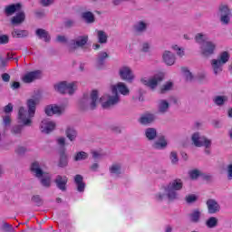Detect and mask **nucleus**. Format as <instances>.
Segmentation results:
<instances>
[{
	"label": "nucleus",
	"mask_w": 232,
	"mask_h": 232,
	"mask_svg": "<svg viewBox=\"0 0 232 232\" xmlns=\"http://www.w3.org/2000/svg\"><path fill=\"white\" fill-rule=\"evenodd\" d=\"M40 97L39 95L32 96L27 101V108L20 107L18 111V120L23 124V126H32V119L35 117V108L39 104Z\"/></svg>",
	"instance_id": "f257e3e1"
},
{
	"label": "nucleus",
	"mask_w": 232,
	"mask_h": 232,
	"mask_svg": "<svg viewBox=\"0 0 232 232\" xmlns=\"http://www.w3.org/2000/svg\"><path fill=\"white\" fill-rule=\"evenodd\" d=\"M102 102V98L99 99V92L92 91L90 96L84 95L79 102L80 110H95L97 104Z\"/></svg>",
	"instance_id": "f03ea898"
},
{
	"label": "nucleus",
	"mask_w": 232,
	"mask_h": 232,
	"mask_svg": "<svg viewBox=\"0 0 232 232\" xmlns=\"http://www.w3.org/2000/svg\"><path fill=\"white\" fill-rule=\"evenodd\" d=\"M183 186L184 184L182 183V179H178L170 181L165 188V191L169 200H177L179 198L178 191H180Z\"/></svg>",
	"instance_id": "7ed1b4c3"
},
{
	"label": "nucleus",
	"mask_w": 232,
	"mask_h": 232,
	"mask_svg": "<svg viewBox=\"0 0 232 232\" xmlns=\"http://www.w3.org/2000/svg\"><path fill=\"white\" fill-rule=\"evenodd\" d=\"M191 140L196 148H211V140L202 135L200 132H194L191 135Z\"/></svg>",
	"instance_id": "20e7f679"
},
{
	"label": "nucleus",
	"mask_w": 232,
	"mask_h": 232,
	"mask_svg": "<svg viewBox=\"0 0 232 232\" xmlns=\"http://www.w3.org/2000/svg\"><path fill=\"white\" fill-rule=\"evenodd\" d=\"M140 82L144 86H147V88H150V90H156L157 86L160 84L161 81H164V76L162 74H155L154 76L150 78L141 77Z\"/></svg>",
	"instance_id": "39448f33"
},
{
	"label": "nucleus",
	"mask_w": 232,
	"mask_h": 232,
	"mask_svg": "<svg viewBox=\"0 0 232 232\" xmlns=\"http://www.w3.org/2000/svg\"><path fill=\"white\" fill-rule=\"evenodd\" d=\"M118 75L121 81H125V82H129V84H131L133 81H135V73H133V70L128 65L120 67Z\"/></svg>",
	"instance_id": "423d86ee"
},
{
	"label": "nucleus",
	"mask_w": 232,
	"mask_h": 232,
	"mask_svg": "<svg viewBox=\"0 0 232 232\" xmlns=\"http://www.w3.org/2000/svg\"><path fill=\"white\" fill-rule=\"evenodd\" d=\"M88 44V35H78L71 40L69 52H75L79 48H84Z\"/></svg>",
	"instance_id": "0eeeda50"
},
{
	"label": "nucleus",
	"mask_w": 232,
	"mask_h": 232,
	"mask_svg": "<svg viewBox=\"0 0 232 232\" xmlns=\"http://www.w3.org/2000/svg\"><path fill=\"white\" fill-rule=\"evenodd\" d=\"M149 28L150 22H148V20H140L132 25V32L135 35H144V34L148 32Z\"/></svg>",
	"instance_id": "6e6552de"
},
{
	"label": "nucleus",
	"mask_w": 232,
	"mask_h": 232,
	"mask_svg": "<svg viewBox=\"0 0 232 232\" xmlns=\"http://www.w3.org/2000/svg\"><path fill=\"white\" fill-rule=\"evenodd\" d=\"M102 101L107 99L106 102L102 103V108L108 109L111 108V106H115V104H119L121 98L119 96V92H112V94L105 95L102 97Z\"/></svg>",
	"instance_id": "1a4fd4ad"
},
{
	"label": "nucleus",
	"mask_w": 232,
	"mask_h": 232,
	"mask_svg": "<svg viewBox=\"0 0 232 232\" xmlns=\"http://www.w3.org/2000/svg\"><path fill=\"white\" fill-rule=\"evenodd\" d=\"M201 54L203 57H211L217 50V44L212 41L205 42L200 45Z\"/></svg>",
	"instance_id": "9d476101"
},
{
	"label": "nucleus",
	"mask_w": 232,
	"mask_h": 232,
	"mask_svg": "<svg viewBox=\"0 0 232 232\" xmlns=\"http://www.w3.org/2000/svg\"><path fill=\"white\" fill-rule=\"evenodd\" d=\"M218 15L220 17V21L223 24H229V15H231V10L226 5H220L218 7Z\"/></svg>",
	"instance_id": "9b49d317"
},
{
	"label": "nucleus",
	"mask_w": 232,
	"mask_h": 232,
	"mask_svg": "<svg viewBox=\"0 0 232 232\" xmlns=\"http://www.w3.org/2000/svg\"><path fill=\"white\" fill-rule=\"evenodd\" d=\"M30 169L32 173H35L36 175H46V166L44 163L34 161L31 163Z\"/></svg>",
	"instance_id": "f8f14e48"
},
{
	"label": "nucleus",
	"mask_w": 232,
	"mask_h": 232,
	"mask_svg": "<svg viewBox=\"0 0 232 232\" xmlns=\"http://www.w3.org/2000/svg\"><path fill=\"white\" fill-rule=\"evenodd\" d=\"M55 121H52L50 120H43L40 125V130L42 133H52L53 130H55Z\"/></svg>",
	"instance_id": "ddd939ff"
},
{
	"label": "nucleus",
	"mask_w": 232,
	"mask_h": 232,
	"mask_svg": "<svg viewBox=\"0 0 232 232\" xmlns=\"http://www.w3.org/2000/svg\"><path fill=\"white\" fill-rule=\"evenodd\" d=\"M112 93H117L118 92L121 95H130V89L128 88V85H126L125 82H119L115 85H112L111 87Z\"/></svg>",
	"instance_id": "4468645a"
},
{
	"label": "nucleus",
	"mask_w": 232,
	"mask_h": 232,
	"mask_svg": "<svg viewBox=\"0 0 232 232\" xmlns=\"http://www.w3.org/2000/svg\"><path fill=\"white\" fill-rule=\"evenodd\" d=\"M207 208L209 215H215L220 211V204L213 198L207 200Z\"/></svg>",
	"instance_id": "2eb2a0df"
},
{
	"label": "nucleus",
	"mask_w": 232,
	"mask_h": 232,
	"mask_svg": "<svg viewBox=\"0 0 232 232\" xmlns=\"http://www.w3.org/2000/svg\"><path fill=\"white\" fill-rule=\"evenodd\" d=\"M41 77V72L39 71H34V72H30L25 73L22 81L23 82H25L26 84H30V82H34V81H37Z\"/></svg>",
	"instance_id": "dca6fc26"
},
{
	"label": "nucleus",
	"mask_w": 232,
	"mask_h": 232,
	"mask_svg": "<svg viewBox=\"0 0 232 232\" xmlns=\"http://www.w3.org/2000/svg\"><path fill=\"white\" fill-rule=\"evenodd\" d=\"M211 70L214 75H220L224 71V63H221L218 60L212 59L210 61Z\"/></svg>",
	"instance_id": "f3484780"
},
{
	"label": "nucleus",
	"mask_w": 232,
	"mask_h": 232,
	"mask_svg": "<svg viewBox=\"0 0 232 232\" xmlns=\"http://www.w3.org/2000/svg\"><path fill=\"white\" fill-rule=\"evenodd\" d=\"M157 119V116L153 113H145L140 116L139 119L140 124H142V126H148L153 122H155V120Z\"/></svg>",
	"instance_id": "a211bd4d"
},
{
	"label": "nucleus",
	"mask_w": 232,
	"mask_h": 232,
	"mask_svg": "<svg viewBox=\"0 0 232 232\" xmlns=\"http://www.w3.org/2000/svg\"><path fill=\"white\" fill-rule=\"evenodd\" d=\"M58 153L60 157L58 166L60 168H66V166H68L69 161L68 154L66 153V149H59Z\"/></svg>",
	"instance_id": "6ab92c4d"
},
{
	"label": "nucleus",
	"mask_w": 232,
	"mask_h": 232,
	"mask_svg": "<svg viewBox=\"0 0 232 232\" xmlns=\"http://www.w3.org/2000/svg\"><path fill=\"white\" fill-rule=\"evenodd\" d=\"M44 111L48 117H52V115H61L64 109L56 105H49L45 107Z\"/></svg>",
	"instance_id": "aec40b11"
},
{
	"label": "nucleus",
	"mask_w": 232,
	"mask_h": 232,
	"mask_svg": "<svg viewBox=\"0 0 232 232\" xmlns=\"http://www.w3.org/2000/svg\"><path fill=\"white\" fill-rule=\"evenodd\" d=\"M162 59L167 66H173V64H175V61L177 60V58H175V54L170 51H164L162 53Z\"/></svg>",
	"instance_id": "412c9836"
},
{
	"label": "nucleus",
	"mask_w": 232,
	"mask_h": 232,
	"mask_svg": "<svg viewBox=\"0 0 232 232\" xmlns=\"http://www.w3.org/2000/svg\"><path fill=\"white\" fill-rule=\"evenodd\" d=\"M74 184L79 193H84V189H86V183L84 182V178H82V176H75Z\"/></svg>",
	"instance_id": "4be33fe9"
},
{
	"label": "nucleus",
	"mask_w": 232,
	"mask_h": 232,
	"mask_svg": "<svg viewBox=\"0 0 232 232\" xmlns=\"http://www.w3.org/2000/svg\"><path fill=\"white\" fill-rule=\"evenodd\" d=\"M54 182L58 189L66 191V185L68 184V178L66 176H57Z\"/></svg>",
	"instance_id": "5701e85b"
},
{
	"label": "nucleus",
	"mask_w": 232,
	"mask_h": 232,
	"mask_svg": "<svg viewBox=\"0 0 232 232\" xmlns=\"http://www.w3.org/2000/svg\"><path fill=\"white\" fill-rule=\"evenodd\" d=\"M152 148L154 150H166V148H168V140L164 136H160L152 143Z\"/></svg>",
	"instance_id": "b1692460"
},
{
	"label": "nucleus",
	"mask_w": 232,
	"mask_h": 232,
	"mask_svg": "<svg viewBox=\"0 0 232 232\" xmlns=\"http://www.w3.org/2000/svg\"><path fill=\"white\" fill-rule=\"evenodd\" d=\"M23 5L21 4H13L10 5L5 6V14L9 17L10 15H14L15 12H19L21 10Z\"/></svg>",
	"instance_id": "393cba45"
},
{
	"label": "nucleus",
	"mask_w": 232,
	"mask_h": 232,
	"mask_svg": "<svg viewBox=\"0 0 232 232\" xmlns=\"http://www.w3.org/2000/svg\"><path fill=\"white\" fill-rule=\"evenodd\" d=\"M109 173H111V175H121V173H123V171H122V163L113 162L109 167Z\"/></svg>",
	"instance_id": "a878e982"
},
{
	"label": "nucleus",
	"mask_w": 232,
	"mask_h": 232,
	"mask_svg": "<svg viewBox=\"0 0 232 232\" xmlns=\"http://www.w3.org/2000/svg\"><path fill=\"white\" fill-rule=\"evenodd\" d=\"M24 19H26V14H24V12H19L16 14V15L13 16L11 19L12 24L17 25V24H23L24 23Z\"/></svg>",
	"instance_id": "bb28decb"
},
{
	"label": "nucleus",
	"mask_w": 232,
	"mask_h": 232,
	"mask_svg": "<svg viewBox=\"0 0 232 232\" xmlns=\"http://www.w3.org/2000/svg\"><path fill=\"white\" fill-rule=\"evenodd\" d=\"M200 217H202V211L198 208L192 210V212L188 214L190 222H193L194 224H198V222H200Z\"/></svg>",
	"instance_id": "cd10ccee"
},
{
	"label": "nucleus",
	"mask_w": 232,
	"mask_h": 232,
	"mask_svg": "<svg viewBox=\"0 0 232 232\" xmlns=\"http://www.w3.org/2000/svg\"><path fill=\"white\" fill-rule=\"evenodd\" d=\"M169 110V102L166 100H160L158 103V112H160L161 115H164V113H168Z\"/></svg>",
	"instance_id": "c85d7f7f"
},
{
	"label": "nucleus",
	"mask_w": 232,
	"mask_h": 232,
	"mask_svg": "<svg viewBox=\"0 0 232 232\" xmlns=\"http://www.w3.org/2000/svg\"><path fill=\"white\" fill-rule=\"evenodd\" d=\"M35 35H37L38 39H43L45 43H50V34L48 31L44 29H36Z\"/></svg>",
	"instance_id": "c756f323"
},
{
	"label": "nucleus",
	"mask_w": 232,
	"mask_h": 232,
	"mask_svg": "<svg viewBox=\"0 0 232 232\" xmlns=\"http://www.w3.org/2000/svg\"><path fill=\"white\" fill-rule=\"evenodd\" d=\"M230 58H231V54H229V52L223 51L218 55V58H216V61H218L219 63H221V64H227V63H229Z\"/></svg>",
	"instance_id": "7c9ffc66"
},
{
	"label": "nucleus",
	"mask_w": 232,
	"mask_h": 232,
	"mask_svg": "<svg viewBox=\"0 0 232 232\" xmlns=\"http://www.w3.org/2000/svg\"><path fill=\"white\" fill-rule=\"evenodd\" d=\"M144 135L149 140H155L157 139V129L149 127L145 129Z\"/></svg>",
	"instance_id": "2f4dec72"
},
{
	"label": "nucleus",
	"mask_w": 232,
	"mask_h": 232,
	"mask_svg": "<svg viewBox=\"0 0 232 232\" xmlns=\"http://www.w3.org/2000/svg\"><path fill=\"white\" fill-rule=\"evenodd\" d=\"M96 35L100 44H106L108 43V34L103 30H96Z\"/></svg>",
	"instance_id": "473e14b6"
},
{
	"label": "nucleus",
	"mask_w": 232,
	"mask_h": 232,
	"mask_svg": "<svg viewBox=\"0 0 232 232\" xmlns=\"http://www.w3.org/2000/svg\"><path fill=\"white\" fill-rule=\"evenodd\" d=\"M37 178L44 188H50V186H52V177L46 175H38Z\"/></svg>",
	"instance_id": "72a5a7b5"
},
{
	"label": "nucleus",
	"mask_w": 232,
	"mask_h": 232,
	"mask_svg": "<svg viewBox=\"0 0 232 232\" xmlns=\"http://www.w3.org/2000/svg\"><path fill=\"white\" fill-rule=\"evenodd\" d=\"M109 55L106 52H100L97 56L96 64L98 68L104 66V63L106 59H108Z\"/></svg>",
	"instance_id": "f704fd0d"
},
{
	"label": "nucleus",
	"mask_w": 232,
	"mask_h": 232,
	"mask_svg": "<svg viewBox=\"0 0 232 232\" xmlns=\"http://www.w3.org/2000/svg\"><path fill=\"white\" fill-rule=\"evenodd\" d=\"M65 135L71 142H73L77 139V130L72 127H67L65 130Z\"/></svg>",
	"instance_id": "c9c22d12"
},
{
	"label": "nucleus",
	"mask_w": 232,
	"mask_h": 232,
	"mask_svg": "<svg viewBox=\"0 0 232 232\" xmlns=\"http://www.w3.org/2000/svg\"><path fill=\"white\" fill-rule=\"evenodd\" d=\"M228 98L226 95H218L213 99L216 106H224L227 102Z\"/></svg>",
	"instance_id": "e433bc0d"
},
{
	"label": "nucleus",
	"mask_w": 232,
	"mask_h": 232,
	"mask_svg": "<svg viewBox=\"0 0 232 232\" xmlns=\"http://www.w3.org/2000/svg\"><path fill=\"white\" fill-rule=\"evenodd\" d=\"M82 18L84 19L85 22L89 24H92V23H95V15L90 11L83 12L82 14Z\"/></svg>",
	"instance_id": "4c0bfd02"
},
{
	"label": "nucleus",
	"mask_w": 232,
	"mask_h": 232,
	"mask_svg": "<svg viewBox=\"0 0 232 232\" xmlns=\"http://www.w3.org/2000/svg\"><path fill=\"white\" fill-rule=\"evenodd\" d=\"M12 35L15 39H23V37H28V31L14 29V31L12 32Z\"/></svg>",
	"instance_id": "58836bf2"
},
{
	"label": "nucleus",
	"mask_w": 232,
	"mask_h": 232,
	"mask_svg": "<svg viewBox=\"0 0 232 232\" xmlns=\"http://www.w3.org/2000/svg\"><path fill=\"white\" fill-rule=\"evenodd\" d=\"M66 84H67V82H60L54 84L55 92H57L58 93H62V94L66 93Z\"/></svg>",
	"instance_id": "ea45409f"
},
{
	"label": "nucleus",
	"mask_w": 232,
	"mask_h": 232,
	"mask_svg": "<svg viewBox=\"0 0 232 232\" xmlns=\"http://www.w3.org/2000/svg\"><path fill=\"white\" fill-rule=\"evenodd\" d=\"M76 91H77V82H67L66 93H68L69 95H73Z\"/></svg>",
	"instance_id": "a19ab883"
},
{
	"label": "nucleus",
	"mask_w": 232,
	"mask_h": 232,
	"mask_svg": "<svg viewBox=\"0 0 232 232\" xmlns=\"http://www.w3.org/2000/svg\"><path fill=\"white\" fill-rule=\"evenodd\" d=\"M88 159V153L85 151L76 152L73 156L74 162H81V160H86Z\"/></svg>",
	"instance_id": "79ce46f5"
},
{
	"label": "nucleus",
	"mask_w": 232,
	"mask_h": 232,
	"mask_svg": "<svg viewBox=\"0 0 232 232\" xmlns=\"http://www.w3.org/2000/svg\"><path fill=\"white\" fill-rule=\"evenodd\" d=\"M11 133L14 137H21L23 135V125H14L11 128Z\"/></svg>",
	"instance_id": "37998d69"
},
{
	"label": "nucleus",
	"mask_w": 232,
	"mask_h": 232,
	"mask_svg": "<svg viewBox=\"0 0 232 232\" xmlns=\"http://www.w3.org/2000/svg\"><path fill=\"white\" fill-rule=\"evenodd\" d=\"M195 41L198 43V44H200L202 46L204 43H208V36L202 33H198L195 36Z\"/></svg>",
	"instance_id": "c03bdc74"
},
{
	"label": "nucleus",
	"mask_w": 232,
	"mask_h": 232,
	"mask_svg": "<svg viewBox=\"0 0 232 232\" xmlns=\"http://www.w3.org/2000/svg\"><path fill=\"white\" fill-rule=\"evenodd\" d=\"M171 90H173V82H167L161 86L160 93H168V92H171Z\"/></svg>",
	"instance_id": "a18cd8bd"
},
{
	"label": "nucleus",
	"mask_w": 232,
	"mask_h": 232,
	"mask_svg": "<svg viewBox=\"0 0 232 232\" xmlns=\"http://www.w3.org/2000/svg\"><path fill=\"white\" fill-rule=\"evenodd\" d=\"M206 226L208 227L210 229H213V227H217V226H218V218L215 217L209 218L206 221Z\"/></svg>",
	"instance_id": "49530a36"
},
{
	"label": "nucleus",
	"mask_w": 232,
	"mask_h": 232,
	"mask_svg": "<svg viewBox=\"0 0 232 232\" xmlns=\"http://www.w3.org/2000/svg\"><path fill=\"white\" fill-rule=\"evenodd\" d=\"M181 72L188 82L193 81V74L191 73V72H189V70H188V68L182 67Z\"/></svg>",
	"instance_id": "de8ad7c7"
},
{
	"label": "nucleus",
	"mask_w": 232,
	"mask_h": 232,
	"mask_svg": "<svg viewBox=\"0 0 232 232\" xmlns=\"http://www.w3.org/2000/svg\"><path fill=\"white\" fill-rule=\"evenodd\" d=\"M198 200V196L195 194H189L185 197V201L187 204H195Z\"/></svg>",
	"instance_id": "09e8293b"
},
{
	"label": "nucleus",
	"mask_w": 232,
	"mask_h": 232,
	"mask_svg": "<svg viewBox=\"0 0 232 232\" xmlns=\"http://www.w3.org/2000/svg\"><path fill=\"white\" fill-rule=\"evenodd\" d=\"M1 231L15 232V229L14 228V226H12L11 224H8L6 222H3L2 226H1Z\"/></svg>",
	"instance_id": "8fccbe9b"
},
{
	"label": "nucleus",
	"mask_w": 232,
	"mask_h": 232,
	"mask_svg": "<svg viewBox=\"0 0 232 232\" xmlns=\"http://www.w3.org/2000/svg\"><path fill=\"white\" fill-rule=\"evenodd\" d=\"M56 144L59 146L60 150H66V138L59 137L56 139Z\"/></svg>",
	"instance_id": "3c124183"
},
{
	"label": "nucleus",
	"mask_w": 232,
	"mask_h": 232,
	"mask_svg": "<svg viewBox=\"0 0 232 232\" xmlns=\"http://www.w3.org/2000/svg\"><path fill=\"white\" fill-rule=\"evenodd\" d=\"M169 160L171 161V164L177 166V164H179V154L175 151H171L169 155Z\"/></svg>",
	"instance_id": "603ef678"
},
{
	"label": "nucleus",
	"mask_w": 232,
	"mask_h": 232,
	"mask_svg": "<svg viewBox=\"0 0 232 232\" xmlns=\"http://www.w3.org/2000/svg\"><path fill=\"white\" fill-rule=\"evenodd\" d=\"M150 48L151 45L150 44V43L145 42L141 44L140 52H142L143 53H150Z\"/></svg>",
	"instance_id": "864d4df0"
},
{
	"label": "nucleus",
	"mask_w": 232,
	"mask_h": 232,
	"mask_svg": "<svg viewBox=\"0 0 232 232\" xmlns=\"http://www.w3.org/2000/svg\"><path fill=\"white\" fill-rule=\"evenodd\" d=\"M111 130L112 133H116L117 135H119L120 133H122V127L119 125H111Z\"/></svg>",
	"instance_id": "5fc2aeb1"
},
{
	"label": "nucleus",
	"mask_w": 232,
	"mask_h": 232,
	"mask_svg": "<svg viewBox=\"0 0 232 232\" xmlns=\"http://www.w3.org/2000/svg\"><path fill=\"white\" fill-rule=\"evenodd\" d=\"M56 43H61L63 44H66L68 43V38L64 35L58 34L55 39Z\"/></svg>",
	"instance_id": "6e6d98bb"
},
{
	"label": "nucleus",
	"mask_w": 232,
	"mask_h": 232,
	"mask_svg": "<svg viewBox=\"0 0 232 232\" xmlns=\"http://www.w3.org/2000/svg\"><path fill=\"white\" fill-rule=\"evenodd\" d=\"M32 201L36 204V206H43V199L41 198V196L35 195L32 198Z\"/></svg>",
	"instance_id": "4d7b16f0"
},
{
	"label": "nucleus",
	"mask_w": 232,
	"mask_h": 232,
	"mask_svg": "<svg viewBox=\"0 0 232 232\" xmlns=\"http://www.w3.org/2000/svg\"><path fill=\"white\" fill-rule=\"evenodd\" d=\"M65 28H72L75 26V21L72 19H67L63 23Z\"/></svg>",
	"instance_id": "13d9d810"
},
{
	"label": "nucleus",
	"mask_w": 232,
	"mask_h": 232,
	"mask_svg": "<svg viewBox=\"0 0 232 232\" xmlns=\"http://www.w3.org/2000/svg\"><path fill=\"white\" fill-rule=\"evenodd\" d=\"M173 50L177 53L179 57H184V49L179 47V45L173 46Z\"/></svg>",
	"instance_id": "bf43d9fd"
},
{
	"label": "nucleus",
	"mask_w": 232,
	"mask_h": 232,
	"mask_svg": "<svg viewBox=\"0 0 232 232\" xmlns=\"http://www.w3.org/2000/svg\"><path fill=\"white\" fill-rule=\"evenodd\" d=\"M9 41L10 37H8V35H0V44H8Z\"/></svg>",
	"instance_id": "052dcab7"
},
{
	"label": "nucleus",
	"mask_w": 232,
	"mask_h": 232,
	"mask_svg": "<svg viewBox=\"0 0 232 232\" xmlns=\"http://www.w3.org/2000/svg\"><path fill=\"white\" fill-rule=\"evenodd\" d=\"M26 151H27L26 148L23 146H19L15 149V153H17V155H24Z\"/></svg>",
	"instance_id": "680f3d73"
},
{
	"label": "nucleus",
	"mask_w": 232,
	"mask_h": 232,
	"mask_svg": "<svg viewBox=\"0 0 232 232\" xmlns=\"http://www.w3.org/2000/svg\"><path fill=\"white\" fill-rule=\"evenodd\" d=\"M207 79H208V73L199 72L198 74V81H199V82H204V81H207Z\"/></svg>",
	"instance_id": "e2e57ef3"
},
{
	"label": "nucleus",
	"mask_w": 232,
	"mask_h": 232,
	"mask_svg": "<svg viewBox=\"0 0 232 232\" xmlns=\"http://www.w3.org/2000/svg\"><path fill=\"white\" fill-rule=\"evenodd\" d=\"M91 154L92 155V159H102V153H101L98 150H92V151H91Z\"/></svg>",
	"instance_id": "0e129e2a"
},
{
	"label": "nucleus",
	"mask_w": 232,
	"mask_h": 232,
	"mask_svg": "<svg viewBox=\"0 0 232 232\" xmlns=\"http://www.w3.org/2000/svg\"><path fill=\"white\" fill-rule=\"evenodd\" d=\"M40 5L42 6H50V5H53V0H40Z\"/></svg>",
	"instance_id": "69168bd1"
},
{
	"label": "nucleus",
	"mask_w": 232,
	"mask_h": 232,
	"mask_svg": "<svg viewBox=\"0 0 232 232\" xmlns=\"http://www.w3.org/2000/svg\"><path fill=\"white\" fill-rule=\"evenodd\" d=\"M3 122L5 126H10L12 120L10 119V116H5L3 118Z\"/></svg>",
	"instance_id": "338daca9"
},
{
	"label": "nucleus",
	"mask_w": 232,
	"mask_h": 232,
	"mask_svg": "<svg viewBox=\"0 0 232 232\" xmlns=\"http://www.w3.org/2000/svg\"><path fill=\"white\" fill-rule=\"evenodd\" d=\"M188 175H202V171L198 169H194L188 171Z\"/></svg>",
	"instance_id": "774afa93"
}]
</instances>
